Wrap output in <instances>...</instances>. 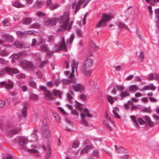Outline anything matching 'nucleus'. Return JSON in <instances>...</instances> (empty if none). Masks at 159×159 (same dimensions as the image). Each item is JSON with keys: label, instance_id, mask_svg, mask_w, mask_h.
Here are the masks:
<instances>
[{"label": "nucleus", "instance_id": "f257e3e1", "mask_svg": "<svg viewBox=\"0 0 159 159\" xmlns=\"http://www.w3.org/2000/svg\"><path fill=\"white\" fill-rule=\"evenodd\" d=\"M70 13L69 12H64L63 16L60 17V20L61 23V28H58L57 30V32L60 31L63 32L67 29L69 31L71 28L72 25V22H70Z\"/></svg>", "mask_w": 159, "mask_h": 159}, {"label": "nucleus", "instance_id": "f03ea898", "mask_svg": "<svg viewBox=\"0 0 159 159\" xmlns=\"http://www.w3.org/2000/svg\"><path fill=\"white\" fill-rule=\"evenodd\" d=\"M93 63L90 57H87L84 59L81 67L80 70L84 75L90 76L93 71L90 69Z\"/></svg>", "mask_w": 159, "mask_h": 159}, {"label": "nucleus", "instance_id": "7ed1b4c3", "mask_svg": "<svg viewBox=\"0 0 159 159\" xmlns=\"http://www.w3.org/2000/svg\"><path fill=\"white\" fill-rule=\"evenodd\" d=\"M70 72L67 71L65 72V74L66 75H68L69 79H65L62 80V82L63 84H69L73 83H76V80L74 78L75 75L73 74H69Z\"/></svg>", "mask_w": 159, "mask_h": 159}, {"label": "nucleus", "instance_id": "20e7f679", "mask_svg": "<svg viewBox=\"0 0 159 159\" xmlns=\"http://www.w3.org/2000/svg\"><path fill=\"white\" fill-rule=\"evenodd\" d=\"M90 1L91 0H83V1L80 0L78 1L77 4H76V1L72 3V7L73 9L75 8V13L76 14L77 11L79 10L81 4L84 2L82 6L84 8Z\"/></svg>", "mask_w": 159, "mask_h": 159}, {"label": "nucleus", "instance_id": "39448f33", "mask_svg": "<svg viewBox=\"0 0 159 159\" xmlns=\"http://www.w3.org/2000/svg\"><path fill=\"white\" fill-rule=\"evenodd\" d=\"M110 16L106 14H102L101 20L99 21L96 25V27L99 28L105 25L110 19Z\"/></svg>", "mask_w": 159, "mask_h": 159}, {"label": "nucleus", "instance_id": "423d86ee", "mask_svg": "<svg viewBox=\"0 0 159 159\" xmlns=\"http://www.w3.org/2000/svg\"><path fill=\"white\" fill-rule=\"evenodd\" d=\"M39 88L43 91L44 95L46 99L48 100H52L54 99V98L52 96L50 91L47 90L45 87L40 86H39Z\"/></svg>", "mask_w": 159, "mask_h": 159}, {"label": "nucleus", "instance_id": "0eeeda50", "mask_svg": "<svg viewBox=\"0 0 159 159\" xmlns=\"http://www.w3.org/2000/svg\"><path fill=\"white\" fill-rule=\"evenodd\" d=\"M20 66L24 69H32L34 66L31 61L26 60H23L20 61Z\"/></svg>", "mask_w": 159, "mask_h": 159}, {"label": "nucleus", "instance_id": "6e6552de", "mask_svg": "<svg viewBox=\"0 0 159 159\" xmlns=\"http://www.w3.org/2000/svg\"><path fill=\"white\" fill-rule=\"evenodd\" d=\"M105 117L106 119L104 122V124L108 129L112 131L113 129L111 126V124L114 125L115 123L113 121L111 120L110 118L107 114L105 115Z\"/></svg>", "mask_w": 159, "mask_h": 159}, {"label": "nucleus", "instance_id": "1a4fd4ad", "mask_svg": "<svg viewBox=\"0 0 159 159\" xmlns=\"http://www.w3.org/2000/svg\"><path fill=\"white\" fill-rule=\"evenodd\" d=\"M130 118L136 127H138V123L140 125H143L145 124V122L141 118H139L137 121L136 120L135 116L133 115L131 116Z\"/></svg>", "mask_w": 159, "mask_h": 159}, {"label": "nucleus", "instance_id": "9d476101", "mask_svg": "<svg viewBox=\"0 0 159 159\" xmlns=\"http://www.w3.org/2000/svg\"><path fill=\"white\" fill-rule=\"evenodd\" d=\"M57 46L58 47V48H57L56 51L60 50L64 51L66 50L67 48L64 38H62L61 40L58 43Z\"/></svg>", "mask_w": 159, "mask_h": 159}, {"label": "nucleus", "instance_id": "9b49d317", "mask_svg": "<svg viewBox=\"0 0 159 159\" xmlns=\"http://www.w3.org/2000/svg\"><path fill=\"white\" fill-rule=\"evenodd\" d=\"M2 86H4L5 88L7 90H9L13 88V84L11 80H8L7 82L3 81L0 83Z\"/></svg>", "mask_w": 159, "mask_h": 159}, {"label": "nucleus", "instance_id": "f8f14e48", "mask_svg": "<svg viewBox=\"0 0 159 159\" xmlns=\"http://www.w3.org/2000/svg\"><path fill=\"white\" fill-rule=\"evenodd\" d=\"M147 79L149 80H156L159 82V75L156 73L150 74L147 77Z\"/></svg>", "mask_w": 159, "mask_h": 159}, {"label": "nucleus", "instance_id": "ddd939ff", "mask_svg": "<svg viewBox=\"0 0 159 159\" xmlns=\"http://www.w3.org/2000/svg\"><path fill=\"white\" fill-rule=\"evenodd\" d=\"M31 147L33 148L31 149H28L27 151L28 152L33 153L36 156H38L40 155V152L35 149L37 148V147L32 144L31 145Z\"/></svg>", "mask_w": 159, "mask_h": 159}, {"label": "nucleus", "instance_id": "4468645a", "mask_svg": "<svg viewBox=\"0 0 159 159\" xmlns=\"http://www.w3.org/2000/svg\"><path fill=\"white\" fill-rule=\"evenodd\" d=\"M72 87L73 89L76 92H82L84 89V86L80 84H78L76 85H73Z\"/></svg>", "mask_w": 159, "mask_h": 159}, {"label": "nucleus", "instance_id": "2eb2a0df", "mask_svg": "<svg viewBox=\"0 0 159 159\" xmlns=\"http://www.w3.org/2000/svg\"><path fill=\"white\" fill-rule=\"evenodd\" d=\"M28 140L27 137L21 136L18 138V143L20 145L22 146L26 143Z\"/></svg>", "mask_w": 159, "mask_h": 159}, {"label": "nucleus", "instance_id": "dca6fc26", "mask_svg": "<svg viewBox=\"0 0 159 159\" xmlns=\"http://www.w3.org/2000/svg\"><path fill=\"white\" fill-rule=\"evenodd\" d=\"M26 55L25 53L24 52H21L19 53L14 54L12 55L11 57L12 58H14L19 60L22 57Z\"/></svg>", "mask_w": 159, "mask_h": 159}, {"label": "nucleus", "instance_id": "f3484780", "mask_svg": "<svg viewBox=\"0 0 159 159\" xmlns=\"http://www.w3.org/2000/svg\"><path fill=\"white\" fill-rule=\"evenodd\" d=\"M42 147L44 150L47 151L46 156L45 159H49L51 155V151L50 147L49 146H48L46 148V147L44 146L43 145Z\"/></svg>", "mask_w": 159, "mask_h": 159}, {"label": "nucleus", "instance_id": "a211bd4d", "mask_svg": "<svg viewBox=\"0 0 159 159\" xmlns=\"http://www.w3.org/2000/svg\"><path fill=\"white\" fill-rule=\"evenodd\" d=\"M43 135L45 136H47L50 134V130L48 125H46L43 127Z\"/></svg>", "mask_w": 159, "mask_h": 159}, {"label": "nucleus", "instance_id": "6ab92c4d", "mask_svg": "<svg viewBox=\"0 0 159 159\" xmlns=\"http://www.w3.org/2000/svg\"><path fill=\"white\" fill-rule=\"evenodd\" d=\"M5 70L7 71V73L9 74H17L19 73V70L16 68L11 69L7 67Z\"/></svg>", "mask_w": 159, "mask_h": 159}, {"label": "nucleus", "instance_id": "aec40b11", "mask_svg": "<svg viewBox=\"0 0 159 159\" xmlns=\"http://www.w3.org/2000/svg\"><path fill=\"white\" fill-rule=\"evenodd\" d=\"M147 124L150 126H152L154 125V123L151 120L150 117L148 116H145L143 117Z\"/></svg>", "mask_w": 159, "mask_h": 159}, {"label": "nucleus", "instance_id": "412c9836", "mask_svg": "<svg viewBox=\"0 0 159 159\" xmlns=\"http://www.w3.org/2000/svg\"><path fill=\"white\" fill-rule=\"evenodd\" d=\"M107 98L108 102L111 104H113L115 101L117 100V98L116 97L113 98L112 96L109 95L107 96Z\"/></svg>", "mask_w": 159, "mask_h": 159}, {"label": "nucleus", "instance_id": "4be33fe9", "mask_svg": "<svg viewBox=\"0 0 159 159\" xmlns=\"http://www.w3.org/2000/svg\"><path fill=\"white\" fill-rule=\"evenodd\" d=\"M37 135L34 132L31 134L30 137L29 138L30 141V142H35L37 140Z\"/></svg>", "mask_w": 159, "mask_h": 159}, {"label": "nucleus", "instance_id": "5701e85b", "mask_svg": "<svg viewBox=\"0 0 159 159\" xmlns=\"http://www.w3.org/2000/svg\"><path fill=\"white\" fill-rule=\"evenodd\" d=\"M53 93L55 96H58L59 98L60 99L62 98L61 95L63 93L60 90L57 89H54L53 90Z\"/></svg>", "mask_w": 159, "mask_h": 159}, {"label": "nucleus", "instance_id": "b1692460", "mask_svg": "<svg viewBox=\"0 0 159 159\" xmlns=\"http://www.w3.org/2000/svg\"><path fill=\"white\" fill-rule=\"evenodd\" d=\"M12 4L13 7L18 8L24 7H25V5L23 4L18 1L13 2Z\"/></svg>", "mask_w": 159, "mask_h": 159}, {"label": "nucleus", "instance_id": "393cba45", "mask_svg": "<svg viewBox=\"0 0 159 159\" xmlns=\"http://www.w3.org/2000/svg\"><path fill=\"white\" fill-rule=\"evenodd\" d=\"M47 20L48 22V24L53 26L56 24L58 21V19L57 18H54L52 19H47Z\"/></svg>", "mask_w": 159, "mask_h": 159}, {"label": "nucleus", "instance_id": "a878e982", "mask_svg": "<svg viewBox=\"0 0 159 159\" xmlns=\"http://www.w3.org/2000/svg\"><path fill=\"white\" fill-rule=\"evenodd\" d=\"M79 62L78 61H73L72 64V70L71 71L73 73L75 72V69L76 70H77L78 68V65Z\"/></svg>", "mask_w": 159, "mask_h": 159}, {"label": "nucleus", "instance_id": "bb28decb", "mask_svg": "<svg viewBox=\"0 0 159 159\" xmlns=\"http://www.w3.org/2000/svg\"><path fill=\"white\" fill-rule=\"evenodd\" d=\"M43 2L42 1L37 0L35 3L34 5V7H37L38 8H41V6L43 5Z\"/></svg>", "mask_w": 159, "mask_h": 159}, {"label": "nucleus", "instance_id": "cd10ccee", "mask_svg": "<svg viewBox=\"0 0 159 159\" xmlns=\"http://www.w3.org/2000/svg\"><path fill=\"white\" fill-rule=\"evenodd\" d=\"M74 34H71L70 39L66 41V43L67 45H70L72 43L74 39Z\"/></svg>", "mask_w": 159, "mask_h": 159}, {"label": "nucleus", "instance_id": "c85d7f7f", "mask_svg": "<svg viewBox=\"0 0 159 159\" xmlns=\"http://www.w3.org/2000/svg\"><path fill=\"white\" fill-rule=\"evenodd\" d=\"M144 89L147 90H154L156 89V87L153 85L152 84H150V85L146 86L144 87Z\"/></svg>", "mask_w": 159, "mask_h": 159}, {"label": "nucleus", "instance_id": "c756f323", "mask_svg": "<svg viewBox=\"0 0 159 159\" xmlns=\"http://www.w3.org/2000/svg\"><path fill=\"white\" fill-rule=\"evenodd\" d=\"M127 152V150L122 146L118 148V152L119 153H126Z\"/></svg>", "mask_w": 159, "mask_h": 159}, {"label": "nucleus", "instance_id": "7c9ffc66", "mask_svg": "<svg viewBox=\"0 0 159 159\" xmlns=\"http://www.w3.org/2000/svg\"><path fill=\"white\" fill-rule=\"evenodd\" d=\"M91 147L90 146H87L81 151V153H87L88 151L91 149Z\"/></svg>", "mask_w": 159, "mask_h": 159}, {"label": "nucleus", "instance_id": "2f4dec72", "mask_svg": "<svg viewBox=\"0 0 159 159\" xmlns=\"http://www.w3.org/2000/svg\"><path fill=\"white\" fill-rule=\"evenodd\" d=\"M138 90V87L134 85L130 86L129 88V90L130 92L135 91Z\"/></svg>", "mask_w": 159, "mask_h": 159}, {"label": "nucleus", "instance_id": "473e14b6", "mask_svg": "<svg viewBox=\"0 0 159 159\" xmlns=\"http://www.w3.org/2000/svg\"><path fill=\"white\" fill-rule=\"evenodd\" d=\"M129 96V93L127 91H122L121 92L120 96L121 98H126Z\"/></svg>", "mask_w": 159, "mask_h": 159}, {"label": "nucleus", "instance_id": "72a5a7b5", "mask_svg": "<svg viewBox=\"0 0 159 159\" xmlns=\"http://www.w3.org/2000/svg\"><path fill=\"white\" fill-rule=\"evenodd\" d=\"M117 25L120 28H125L127 30H128V27L123 23L119 22Z\"/></svg>", "mask_w": 159, "mask_h": 159}, {"label": "nucleus", "instance_id": "f704fd0d", "mask_svg": "<svg viewBox=\"0 0 159 159\" xmlns=\"http://www.w3.org/2000/svg\"><path fill=\"white\" fill-rule=\"evenodd\" d=\"M31 19L29 17L26 18L23 21V23L25 24H29L31 23Z\"/></svg>", "mask_w": 159, "mask_h": 159}, {"label": "nucleus", "instance_id": "c9c22d12", "mask_svg": "<svg viewBox=\"0 0 159 159\" xmlns=\"http://www.w3.org/2000/svg\"><path fill=\"white\" fill-rule=\"evenodd\" d=\"M59 4L58 3H56L53 5H51L49 7V8L50 10H52L57 9L59 6Z\"/></svg>", "mask_w": 159, "mask_h": 159}, {"label": "nucleus", "instance_id": "e433bc0d", "mask_svg": "<svg viewBox=\"0 0 159 159\" xmlns=\"http://www.w3.org/2000/svg\"><path fill=\"white\" fill-rule=\"evenodd\" d=\"M2 22L4 26H9L11 25L9 21L7 19L4 20Z\"/></svg>", "mask_w": 159, "mask_h": 159}, {"label": "nucleus", "instance_id": "4c0bfd02", "mask_svg": "<svg viewBox=\"0 0 159 159\" xmlns=\"http://www.w3.org/2000/svg\"><path fill=\"white\" fill-rule=\"evenodd\" d=\"M92 155L93 156L98 158L99 157V151L97 150H94L92 153Z\"/></svg>", "mask_w": 159, "mask_h": 159}, {"label": "nucleus", "instance_id": "58836bf2", "mask_svg": "<svg viewBox=\"0 0 159 159\" xmlns=\"http://www.w3.org/2000/svg\"><path fill=\"white\" fill-rule=\"evenodd\" d=\"M4 40L7 41L11 42L13 40V38L11 36L6 35L4 38Z\"/></svg>", "mask_w": 159, "mask_h": 159}, {"label": "nucleus", "instance_id": "ea45409f", "mask_svg": "<svg viewBox=\"0 0 159 159\" xmlns=\"http://www.w3.org/2000/svg\"><path fill=\"white\" fill-rule=\"evenodd\" d=\"M41 49L43 51L46 52H48L49 51V48L47 46V45L45 44H44L41 45Z\"/></svg>", "mask_w": 159, "mask_h": 159}, {"label": "nucleus", "instance_id": "a19ab883", "mask_svg": "<svg viewBox=\"0 0 159 159\" xmlns=\"http://www.w3.org/2000/svg\"><path fill=\"white\" fill-rule=\"evenodd\" d=\"M27 114V108L26 107H24L22 109L21 111V114L23 117H25Z\"/></svg>", "mask_w": 159, "mask_h": 159}, {"label": "nucleus", "instance_id": "79ce46f5", "mask_svg": "<svg viewBox=\"0 0 159 159\" xmlns=\"http://www.w3.org/2000/svg\"><path fill=\"white\" fill-rule=\"evenodd\" d=\"M79 141H75L72 145V148H78L79 146Z\"/></svg>", "mask_w": 159, "mask_h": 159}, {"label": "nucleus", "instance_id": "37998d69", "mask_svg": "<svg viewBox=\"0 0 159 159\" xmlns=\"http://www.w3.org/2000/svg\"><path fill=\"white\" fill-rule=\"evenodd\" d=\"M116 88L118 90L121 92L125 89V87L122 85H117L116 86Z\"/></svg>", "mask_w": 159, "mask_h": 159}, {"label": "nucleus", "instance_id": "c03bdc74", "mask_svg": "<svg viewBox=\"0 0 159 159\" xmlns=\"http://www.w3.org/2000/svg\"><path fill=\"white\" fill-rule=\"evenodd\" d=\"M53 115L54 118H55L57 122H59L60 121V116H59L55 112H53Z\"/></svg>", "mask_w": 159, "mask_h": 159}, {"label": "nucleus", "instance_id": "a18cd8bd", "mask_svg": "<svg viewBox=\"0 0 159 159\" xmlns=\"http://www.w3.org/2000/svg\"><path fill=\"white\" fill-rule=\"evenodd\" d=\"M16 34L19 37H23L25 36L26 35V33L19 31L16 32Z\"/></svg>", "mask_w": 159, "mask_h": 159}, {"label": "nucleus", "instance_id": "49530a36", "mask_svg": "<svg viewBox=\"0 0 159 159\" xmlns=\"http://www.w3.org/2000/svg\"><path fill=\"white\" fill-rule=\"evenodd\" d=\"M76 35L79 37H82V31L80 29H77L76 30Z\"/></svg>", "mask_w": 159, "mask_h": 159}, {"label": "nucleus", "instance_id": "de8ad7c7", "mask_svg": "<svg viewBox=\"0 0 159 159\" xmlns=\"http://www.w3.org/2000/svg\"><path fill=\"white\" fill-rule=\"evenodd\" d=\"M75 107L77 109L80 111H81L83 109L81 106V104L79 102H77L75 104Z\"/></svg>", "mask_w": 159, "mask_h": 159}, {"label": "nucleus", "instance_id": "09e8293b", "mask_svg": "<svg viewBox=\"0 0 159 159\" xmlns=\"http://www.w3.org/2000/svg\"><path fill=\"white\" fill-rule=\"evenodd\" d=\"M15 45L17 48H21L23 46L22 44L18 41L15 42Z\"/></svg>", "mask_w": 159, "mask_h": 159}, {"label": "nucleus", "instance_id": "8fccbe9b", "mask_svg": "<svg viewBox=\"0 0 159 159\" xmlns=\"http://www.w3.org/2000/svg\"><path fill=\"white\" fill-rule=\"evenodd\" d=\"M36 15L38 17H43L45 16V13L41 11H38L37 12Z\"/></svg>", "mask_w": 159, "mask_h": 159}, {"label": "nucleus", "instance_id": "3c124183", "mask_svg": "<svg viewBox=\"0 0 159 159\" xmlns=\"http://www.w3.org/2000/svg\"><path fill=\"white\" fill-rule=\"evenodd\" d=\"M48 62V61L47 60L42 61L39 65V67L40 68H43L45 66L46 63Z\"/></svg>", "mask_w": 159, "mask_h": 159}, {"label": "nucleus", "instance_id": "603ef678", "mask_svg": "<svg viewBox=\"0 0 159 159\" xmlns=\"http://www.w3.org/2000/svg\"><path fill=\"white\" fill-rule=\"evenodd\" d=\"M147 3H149L151 4H153L155 2V1L159 2V0H145Z\"/></svg>", "mask_w": 159, "mask_h": 159}, {"label": "nucleus", "instance_id": "864d4df0", "mask_svg": "<svg viewBox=\"0 0 159 159\" xmlns=\"http://www.w3.org/2000/svg\"><path fill=\"white\" fill-rule=\"evenodd\" d=\"M29 84L32 87L35 88L36 86V83L32 80L29 82Z\"/></svg>", "mask_w": 159, "mask_h": 159}, {"label": "nucleus", "instance_id": "5fc2aeb1", "mask_svg": "<svg viewBox=\"0 0 159 159\" xmlns=\"http://www.w3.org/2000/svg\"><path fill=\"white\" fill-rule=\"evenodd\" d=\"M20 130V128H18L17 129H12L11 131V133L12 134H15L17 133L18 132H19Z\"/></svg>", "mask_w": 159, "mask_h": 159}, {"label": "nucleus", "instance_id": "6e6d98bb", "mask_svg": "<svg viewBox=\"0 0 159 159\" xmlns=\"http://www.w3.org/2000/svg\"><path fill=\"white\" fill-rule=\"evenodd\" d=\"M86 96L83 94H81L80 96H79V98L80 99H81L82 100H86Z\"/></svg>", "mask_w": 159, "mask_h": 159}, {"label": "nucleus", "instance_id": "4d7b16f0", "mask_svg": "<svg viewBox=\"0 0 159 159\" xmlns=\"http://www.w3.org/2000/svg\"><path fill=\"white\" fill-rule=\"evenodd\" d=\"M6 68H7V67H5L2 69H0V76L3 75L5 73H7V71L5 70Z\"/></svg>", "mask_w": 159, "mask_h": 159}, {"label": "nucleus", "instance_id": "13d9d810", "mask_svg": "<svg viewBox=\"0 0 159 159\" xmlns=\"http://www.w3.org/2000/svg\"><path fill=\"white\" fill-rule=\"evenodd\" d=\"M91 46L93 48V50H95L97 48V46H96L94 42H91Z\"/></svg>", "mask_w": 159, "mask_h": 159}, {"label": "nucleus", "instance_id": "bf43d9fd", "mask_svg": "<svg viewBox=\"0 0 159 159\" xmlns=\"http://www.w3.org/2000/svg\"><path fill=\"white\" fill-rule=\"evenodd\" d=\"M8 52L5 51H2L1 52H0V55L1 56H6L8 54Z\"/></svg>", "mask_w": 159, "mask_h": 159}, {"label": "nucleus", "instance_id": "052dcab7", "mask_svg": "<svg viewBox=\"0 0 159 159\" xmlns=\"http://www.w3.org/2000/svg\"><path fill=\"white\" fill-rule=\"evenodd\" d=\"M132 106L131 107H130L129 108L132 111L135 110L137 108V107H138L139 105H131Z\"/></svg>", "mask_w": 159, "mask_h": 159}, {"label": "nucleus", "instance_id": "680f3d73", "mask_svg": "<svg viewBox=\"0 0 159 159\" xmlns=\"http://www.w3.org/2000/svg\"><path fill=\"white\" fill-rule=\"evenodd\" d=\"M30 98L32 99L36 100L38 98L37 95L34 94H32L30 96Z\"/></svg>", "mask_w": 159, "mask_h": 159}, {"label": "nucleus", "instance_id": "e2e57ef3", "mask_svg": "<svg viewBox=\"0 0 159 159\" xmlns=\"http://www.w3.org/2000/svg\"><path fill=\"white\" fill-rule=\"evenodd\" d=\"M32 27H33L35 28H37L40 27V25L39 23H34L33 24L31 25Z\"/></svg>", "mask_w": 159, "mask_h": 159}, {"label": "nucleus", "instance_id": "0e129e2a", "mask_svg": "<svg viewBox=\"0 0 159 159\" xmlns=\"http://www.w3.org/2000/svg\"><path fill=\"white\" fill-rule=\"evenodd\" d=\"M72 95H71L70 93H67V98L69 101H70L73 99Z\"/></svg>", "mask_w": 159, "mask_h": 159}, {"label": "nucleus", "instance_id": "69168bd1", "mask_svg": "<svg viewBox=\"0 0 159 159\" xmlns=\"http://www.w3.org/2000/svg\"><path fill=\"white\" fill-rule=\"evenodd\" d=\"M16 77L18 79L23 78L25 77V75L23 74H20L16 75Z\"/></svg>", "mask_w": 159, "mask_h": 159}, {"label": "nucleus", "instance_id": "338daca9", "mask_svg": "<svg viewBox=\"0 0 159 159\" xmlns=\"http://www.w3.org/2000/svg\"><path fill=\"white\" fill-rule=\"evenodd\" d=\"M61 83V80L59 78H57L54 82V84L56 86L59 85Z\"/></svg>", "mask_w": 159, "mask_h": 159}, {"label": "nucleus", "instance_id": "774afa93", "mask_svg": "<svg viewBox=\"0 0 159 159\" xmlns=\"http://www.w3.org/2000/svg\"><path fill=\"white\" fill-rule=\"evenodd\" d=\"M144 56V54L143 52H140L139 53V57L142 60Z\"/></svg>", "mask_w": 159, "mask_h": 159}]
</instances>
